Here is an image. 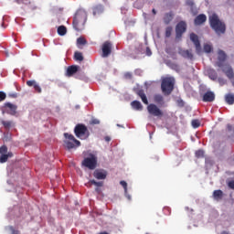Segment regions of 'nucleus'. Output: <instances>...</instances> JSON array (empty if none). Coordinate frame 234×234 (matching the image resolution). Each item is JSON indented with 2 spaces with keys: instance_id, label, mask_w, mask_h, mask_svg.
<instances>
[{
  "instance_id": "nucleus-1",
  "label": "nucleus",
  "mask_w": 234,
  "mask_h": 234,
  "mask_svg": "<svg viewBox=\"0 0 234 234\" xmlns=\"http://www.w3.org/2000/svg\"><path fill=\"white\" fill-rule=\"evenodd\" d=\"M226 58H228V55H226V52L224 50L219 49L218 51V61L216 63L217 67H219V69H222V72L229 78V80H233L234 78V72L233 68L229 64H223L224 61H226Z\"/></svg>"
},
{
  "instance_id": "nucleus-2",
  "label": "nucleus",
  "mask_w": 234,
  "mask_h": 234,
  "mask_svg": "<svg viewBox=\"0 0 234 234\" xmlns=\"http://www.w3.org/2000/svg\"><path fill=\"white\" fill-rule=\"evenodd\" d=\"M208 23L210 25V28L214 30L217 36L226 34V23L220 20L217 14L214 13L208 16Z\"/></svg>"
},
{
  "instance_id": "nucleus-3",
  "label": "nucleus",
  "mask_w": 234,
  "mask_h": 234,
  "mask_svg": "<svg viewBox=\"0 0 234 234\" xmlns=\"http://www.w3.org/2000/svg\"><path fill=\"white\" fill-rule=\"evenodd\" d=\"M85 23H87V11L83 8H80L76 11L73 17V28L77 32H81V30L85 29Z\"/></svg>"
},
{
  "instance_id": "nucleus-4",
  "label": "nucleus",
  "mask_w": 234,
  "mask_h": 234,
  "mask_svg": "<svg viewBox=\"0 0 234 234\" xmlns=\"http://www.w3.org/2000/svg\"><path fill=\"white\" fill-rule=\"evenodd\" d=\"M161 90L165 96H169L175 90V78L165 77L162 80Z\"/></svg>"
},
{
  "instance_id": "nucleus-5",
  "label": "nucleus",
  "mask_w": 234,
  "mask_h": 234,
  "mask_svg": "<svg viewBox=\"0 0 234 234\" xmlns=\"http://www.w3.org/2000/svg\"><path fill=\"white\" fill-rule=\"evenodd\" d=\"M64 147L70 151V149H74L76 147H80L81 145V142L76 139L74 135L69 133H64Z\"/></svg>"
},
{
  "instance_id": "nucleus-6",
  "label": "nucleus",
  "mask_w": 234,
  "mask_h": 234,
  "mask_svg": "<svg viewBox=\"0 0 234 234\" xmlns=\"http://www.w3.org/2000/svg\"><path fill=\"white\" fill-rule=\"evenodd\" d=\"M75 136H77L80 140H87L89 136H90V133L89 132V128L83 123H79L74 128Z\"/></svg>"
},
{
  "instance_id": "nucleus-7",
  "label": "nucleus",
  "mask_w": 234,
  "mask_h": 234,
  "mask_svg": "<svg viewBox=\"0 0 234 234\" xmlns=\"http://www.w3.org/2000/svg\"><path fill=\"white\" fill-rule=\"evenodd\" d=\"M82 165L87 167L90 171H94L98 165V157L96 155L90 154L88 157H85L82 161Z\"/></svg>"
},
{
  "instance_id": "nucleus-8",
  "label": "nucleus",
  "mask_w": 234,
  "mask_h": 234,
  "mask_svg": "<svg viewBox=\"0 0 234 234\" xmlns=\"http://www.w3.org/2000/svg\"><path fill=\"white\" fill-rule=\"evenodd\" d=\"M147 112L151 116H155L156 118L164 116V112L154 103L148 104Z\"/></svg>"
},
{
  "instance_id": "nucleus-9",
  "label": "nucleus",
  "mask_w": 234,
  "mask_h": 234,
  "mask_svg": "<svg viewBox=\"0 0 234 234\" xmlns=\"http://www.w3.org/2000/svg\"><path fill=\"white\" fill-rule=\"evenodd\" d=\"M186 30H187V24L184 21H180L176 26V38L182 39V36H184Z\"/></svg>"
},
{
  "instance_id": "nucleus-10",
  "label": "nucleus",
  "mask_w": 234,
  "mask_h": 234,
  "mask_svg": "<svg viewBox=\"0 0 234 234\" xmlns=\"http://www.w3.org/2000/svg\"><path fill=\"white\" fill-rule=\"evenodd\" d=\"M112 52V43L110 41H105L102 44V58H109Z\"/></svg>"
},
{
  "instance_id": "nucleus-11",
  "label": "nucleus",
  "mask_w": 234,
  "mask_h": 234,
  "mask_svg": "<svg viewBox=\"0 0 234 234\" xmlns=\"http://www.w3.org/2000/svg\"><path fill=\"white\" fill-rule=\"evenodd\" d=\"M190 39L196 47L197 54H200L202 52V47L200 46V40L198 39V36L195 33H191Z\"/></svg>"
},
{
  "instance_id": "nucleus-12",
  "label": "nucleus",
  "mask_w": 234,
  "mask_h": 234,
  "mask_svg": "<svg viewBox=\"0 0 234 234\" xmlns=\"http://www.w3.org/2000/svg\"><path fill=\"white\" fill-rule=\"evenodd\" d=\"M202 101H204L205 103H211L215 101V92L211 90H207V92H205L202 96Z\"/></svg>"
},
{
  "instance_id": "nucleus-13",
  "label": "nucleus",
  "mask_w": 234,
  "mask_h": 234,
  "mask_svg": "<svg viewBox=\"0 0 234 234\" xmlns=\"http://www.w3.org/2000/svg\"><path fill=\"white\" fill-rule=\"evenodd\" d=\"M93 176L97 180H105V178H107V172L102 169H96L93 172Z\"/></svg>"
},
{
  "instance_id": "nucleus-14",
  "label": "nucleus",
  "mask_w": 234,
  "mask_h": 234,
  "mask_svg": "<svg viewBox=\"0 0 234 234\" xmlns=\"http://www.w3.org/2000/svg\"><path fill=\"white\" fill-rule=\"evenodd\" d=\"M206 21H207V16H206V15L204 14H200L198 15L195 20H194V24L198 27L200 25H204V23H206Z\"/></svg>"
},
{
  "instance_id": "nucleus-15",
  "label": "nucleus",
  "mask_w": 234,
  "mask_h": 234,
  "mask_svg": "<svg viewBox=\"0 0 234 234\" xmlns=\"http://www.w3.org/2000/svg\"><path fill=\"white\" fill-rule=\"evenodd\" d=\"M79 69H80V66H76V65L68 67L66 76H68L69 78H70V76H74V74L78 72Z\"/></svg>"
},
{
  "instance_id": "nucleus-16",
  "label": "nucleus",
  "mask_w": 234,
  "mask_h": 234,
  "mask_svg": "<svg viewBox=\"0 0 234 234\" xmlns=\"http://www.w3.org/2000/svg\"><path fill=\"white\" fill-rule=\"evenodd\" d=\"M137 96H139L143 101V103H144V105H149V101L147 100V95H145V91H144V90H138L136 91Z\"/></svg>"
},
{
  "instance_id": "nucleus-17",
  "label": "nucleus",
  "mask_w": 234,
  "mask_h": 234,
  "mask_svg": "<svg viewBox=\"0 0 234 234\" xmlns=\"http://www.w3.org/2000/svg\"><path fill=\"white\" fill-rule=\"evenodd\" d=\"M179 54L182 56V58H186V59H193V53L188 49L180 50Z\"/></svg>"
},
{
  "instance_id": "nucleus-18",
  "label": "nucleus",
  "mask_w": 234,
  "mask_h": 234,
  "mask_svg": "<svg viewBox=\"0 0 234 234\" xmlns=\"http://www.w3.org/2000/svg\"><path fill=\"white\" fill-rule=\"evenodd\" d=\"M93 16H101L103 14V5H98L92 8Z\"/></svg>"
},
{
  "instance_id": "nucleus-19",
  "label": "nucleus",
  "mask_w": 234,
  "mask_h": 234,
  "mask_svg": "<svg viewBox=\"0 0 234 234\" xmlns=\"http://www.w3.org/2000/svg\"><path fill=\"white\" fill-rule=\"evenodd\" d=\"M173 17H175V14H173V12L165 14L164 18H163L164 23L165 25H169V23H171V21H173Z\"/></svg>"
},
{
  "instance_id": "nucleus-20",
  "label": "nucleus",
  "mask_w": 234,
  "mask_h": 234,
  "mask_svg": "<svg viewBox=\"0 0 234 234\" xmlns=\"http://www.w3.org/2000/svg\"><path fill=\"white\" fill-rule=\"evenodd\" d=\"M5 107L6 109H8L9 114H12V115L16 114V111H17V106H16V105H14V104H12V103H10V102H6V103L5 104Z\"/></svg>"
},
{
  "instance_id": "nucleus-21",
  "label": "nucleus",
  "mask_w": 234,
  "mask_h": 234,
  "mask_svg": "<svg viewBox=\"0 0 234 234\" xmlns=\"http://www.w3.org/2000/svg\"><path fill=\"white\" fill-rule=\"evenodd\" d=\"M131 105L135 111H144V105H142L140 101H133L131 102Z\"/></svg>"
},
{
  "instance_id": "nucleus-22",
  "label": "nucleus",
  "mask_w": 234,
  "mask_h": 234,
  "mask_svg": "<svg viewBox=\"0 0 234 234\" xmlns=\"http://www.w3.org/2000/svg\"><path fill=\"white\" fill-rule=\"evenodd\" d=\"M214 200H222L224 197V192L222 190H215L213 192Z\"/></svg>"
},
{
  "instance_id": "nucleus-23",
  "label": "nucleus",
  "mask_w": 234,
  "mask_h": 234,
  "mask_svg": "<svg viewBox=\"0 0 234 234\" xmlns=\"http://www.w3.org/2000/svg\"><path fill=\"white\" fill-rule=\"evenodd\" d=\"M154 103H158V105H164V96L161 94L154 95Z\"/></svg>"
},
{
  "instance_id": "nucleus-24",
  "label": "nucleus",
  "mask_w": 234,
  "mask_h": 234,
  "mask_svg": "<svg viewBox=\"0 0 234 234\" xmlns=\"http://www.w3.org/2000/svg\"><path fill=\"white\" fill-rule=\"evenodd\" d=\"M225 101L229 105H233L234 103V94L229 93L225 97Z\"/></svg>"
},
{
  "instance_id": "nucleus-25",
  "label": "nucleus",
  "mask_w": 234,
  "mask_h": 234,
  "mask_svg": "<svg viewBox=\"0 0 234 234\" xmlns=\"http://www.w3.org/2000/svg\"><path fill=\"white\" fill-rule=\"evenodd\" d=\"M74 59H75V61H83V59H84L83 54L80 51H76L74 53Z\"/></svg>"
},
{
  "instance_id": "nucleus-26",
  "label": "nucleus",
  "mask_w": 234,
  "mask_h": 234,
  "mask_svg": "<svg viewBox=\"0 0 234 234\" xmlns=\"http://www.w3.org/2000/svg\"><path fill=\"white\" fill-rule=\"evenodd\" d=\"M58 36H65L67 34V27L65 26H60L58 27Z\"/></svg>"
},
{
  "instance_id": "nucleus-27",
  "label": "nucleus",
  "mask_w": 234,
  "mask_h": 234,
  "mask_svg": "<svg viewBox=\"0 0 234 234\" xmlns=\"http://www.w3.org/2000/svg\"><path fill=\"white\" fill-rule=\"evenodd\" d=\"M2 125H4L5 129H10L14 122L12 121H2L1 122Z\"/></svg>"
},
{
  "instance_id": "nucleus-28",
  "label": "nucleus",
  "mask_w": 234,
  "mask_h": 234,
  "mask_svg": "<svg viewBox=\"0 0 234 234\" xmlns=\"http://www.w3.org/2000/svg\"><path fill=\"white\" fill-rule=\"evenodd\" d=\"M90 184H91L92 186H96V187H103V182L102 181H96L94 179L90 180Z\"/></svg>"
},
{
  "instance_id": "nucleus-29",
  "label": "nucleus",
  "mask_w": 234,
  "mask_h": 234,
  "mask_svg": "<svg viewBox=\"0 0 234 234\" xmlns=\"http://www.w3.org/2000/svg\"><path fill=\"white\" fill-rule=\"evenodd\" d=\"M204 51L207 53V54H209L213 51V46L212 45H209V44H205L204 45Z\"/></svg>"
},
{
  "instance_id": "nucleus-30",
  "label": "nucleus",
  "mask_w": 234,
  "mask_h": 234,
  "mask_svg": "<svg viewBox=\"0 0 234 234\" xmlns=\"http://www.w3.org/2000/svg\"><path fill=\"white\" fill-rule=\"evenodd\" d=\"M191 125L194 129H198V127H200V121L197 119L192 120Z\"/></svg>"
},
{
  "instance_id": "nucleus-31",
  "label": "nucleus",
  "mask_w": 234,
  "mask_h": 234,
  "mask_svg": "<svg viewBox=\"0 0 234 234\" xmlns=\"http://www.w3.org/2000/svg\"><path fill=\"white\" fill-rule=\"evenodd\" d=\"M171 34H173V27H167L165 28V37H171Z\"/></svg>"
},
{
  "instance_id": "nucleus-32",
  "label": "nucleus",
  "mask_w": 234,
  "mask_h": 234,
  "mask_svg": "<svg viewBox=\"0 0 234 234\" xmlns=\"http://www.w3.org/2000/svg\"><path fill=\"white\" fill-rule=\"evenodd\" d=\"M6 162H8V155H6V154H1L0 164H5Z\"/></svg>"
},
{
  "instance_id": "nucleus-33",
  "label": "nucleus",
  "mask_w": 234,
  "mask_h": 234,
  "mask_svg": "<svg viewBox=\"0 0 234 234\" xmlns=\"http://www.w3.org/2000/svg\"><path fill=\"white\" fill-rule=\"evenodd\" d=\"M8 153V147L6 145H3L0 147V154H6Z\"/></svg>"
},
{
  "instance_id": "nucleus-34",
  "label": "nucleus",
  "mask_w": 234,
  "mask_h": 234,
  "mask_svg": "<svg viewBox=\"0 0 234 234\" xmlns=\"http://www.w3.org/2000/svg\"><path fill=\"white\" fill-rule=\"evenodd\" d=\"M17 5H30V0H15Z\"/></svg>"
},
{
  "instance_id": "nucleus-35",
  "label": "nucleus",
  "mask_w": 234,
  "mask_h": 234,
  "mask_svg": "<svg viewBox=\"0 0 234 234\" xmlns=\"http://www.w3.org/2000/svg\"><path fill=\"white\" fill-rule=\"evenodd\" d=\"M77 43L78 45H87V40L83 37H79L77 39Z\"/></svg>"
},
{
  "instance_id": "nucleus-36",
  "label": "nucleus",
  "mask_w": 234,
  "mask_h": 234,
  "mask_svg": "<svg viewBox=\"0 0 234 234\" xmlns=\"http://www.w3.org/2000/svg\"><path fill=\"white\" fill-rule=\"evenodd\" d=\"M90 125H100V121L96 118H92L90 121Z\"/></svg>"
},
{
  "instance_id": "nucleus-37",
  "label": "nucleus",
  "mask_w": 234,
  "mask_h": 234,
  "mask_svg": "<svg viewBox=\"0 0 234 234\" xmlns=\"http://www.w3.org/2000/svg\"><path fill=\"white\" fill-rule=\"evenodd\" d=\"M196 156H197V158H204V150H197V151L196 152Z\"/></svg>"
},
{
  "instance_id": "nucleus-38",
  "label": "nucleus",
  "mask_w": 234,
  "mask_h": 234,
  "mask_svg": "<svg viewBox=\"0 0 234 234\" xmlns=\"http://www.w3.org/2000/svg\"><path fill=\"white\" fill-rule=\"evenodd\" d=\"M37 81L36 80H27V87H34V86H36L37 85Z\"/></svg>"
},
{
  "instance_id": "nucleus-39",
  "label": "nucleus",
  "mask_w": 234,
  "mask_h": 234,
  "mask_svg": "<svg viewBox=\"0 0 234 234\" xmlns=\"http://www.w3.org/2000/svg\"><path fill=\"white\" fill-rule=\"evenodd\" d=\"M34 90H36V92H37L38 94H41L42 90L41 87L39 86V84L37 83V85L34 86Z\"/></svg>"
},
{
  "instance_id": "nucleus-40",
  "label": "nucleus",
  "mask_w": 234,
  "mask_h": 234,
  "mask_svg": "<svg viewBox=\"0 0 234 234\" xmlns=\"http://www.w3.org/2000/svg\"><path fill=\"white\" fill-rule=\"evenodd\" d=\"M6 100V93L0 91V101H5Z\"/></svg>"
},
{
  "instance_id": "nucleus-41",
  "label": "nucleus",
  "mask_w": 234,
  "mask_h": 234,
  "mask_svg": "<svg viewBox=\"0 0 234 234\" xmlns=\"http://www.w3.org/2000/svg\"><path fill=\"white\" fill-rule=\"evenodd\" d=\"M124 78L125 80H133V73L131 72L124 73Z\"/></svg>"
},
{
  "instance_id": "nucleus-42",
  "label": "nucleus",
  "mask_w": 234,
  "mask_h": 234,
  "mask_svg": "<svg viewBox=\"0 0 234 234\" xmlns=\"http://www.w3.org/2000/svg\"><path fill=\"white\" fill-rule=\"evenodd\" d=\"M120 184H121V186H122V187H123L125 193H127V182H125V181H121Z\"/></svg>"
},
{
  "instance_id": "nucleus-43",
  "label": "nucleus",
  "mask_w": 234,
  "mask_h": 234,
  "mask_svg": "<svg viewBox=\"0 0 234 234\" xmlns=\"http://www.w3.org/2000/svg\"><path fill=\"white\" fill-rule=\"evenodd\" d=\"M228 186L229 187V189H234V180L229 181Z\"/></svg>"
},
{
  "instance_id": "nucleus-44",
  "label": "nucleus",
  "mask_w": 234,
  "mask_h": 234,
  "mask_svg": "<svg viewBox=\"0 0 234 234\" xmlns=\"http://www.w3.org/2000/svg\"><path fill=\"white\" fill-rule=\"evenodd\" d=\"M10 231H12V234H19V230H16L14 229V227H9Z\"/></svg>"
},
{
  "instance_id": "nucleus-45",
  "label": "nucleus",
  "mask_w": 234,
  "mask_h": 234,
  "mask_svg": "<svg viewBox=\"0 0 234 234\" xmlns=\"http://www.w3.org/2000/svg\"><path fill=\"white\" fill-rule=\"evenodd\" d=\"M186 5L188 6H195V2H193V0H186Z\"/></svg>"
},
{
  "instance_id": "nucleus-46",
  "label": "nucleus",
  "mask_w": 234,
  "mask_h": 234,
  "mask_svg": "<svg viewBox=\"0 0 234 234\" xmlns=\"http://www.w3.org/2000/svg\"><path fill=\"white\" fill-rule=\"evenodd\" d=\"M227 129H228V131L231 132V131H233V126L231 124H228Z\"/></svg>"
},
{
  "instance_id": "nucleus-47",
  "label": "nucleus",
  "mask_w": 234,
  "mask_h": 234,
  "mask_svg": "<svg viewBox=\"0 0 234 234\" xmlns=\"http://www.w3.org/2000/svg\"><path fill=\"white\" fill-rule=\"evenodd\" d=\"M5 155L7 156V158H12V156H14V154H12V152H8L7 154H5Z\"/></svg>"
},
{
  "instance_id": "nucleus-48",
  "label": "nucleus",
  "mask_w": 234,
  "mask_h": 234,
  "mask_svg": "<svg viewBox=\"0 0 234 234\" xmlns=\"http://www.w3.org/2000/svg\"><path fill=\"white\" fill-rule=\"evenodd\" d=\"M104 140H105V142H111V137L110 136H105Z\"/></svg>"
},
{
  "instance_id": "nucleus-49",
  "label": "nucleus",
  "mask_w": 234,
  "mask_h": 234,
  "mask_svg": "<svg viewBox=\"0 0 234 234\" xmlns=\"http://www.w3.org/2000/svg\"><path fill=\"white\" fill-rule=\"evenodd\" d=\"M95 191H96L97 193H101V190L100 188H98V187L95 189Z\"/></svg>"
},
{
  "instance_id": "nucleus-50",
  "label": "nucleus",
  "mask_w": 234,
  "mask_h": 234,
  "mask_svg": "<svg viewBox=\"0 0 234 234\" xmlns=\"http://www.w3.org/2000/svg\"><path fill=\"white\" fill-rule=\"evenodd\" d=\"M152 12H153L154 16H156V9H153Z\"/></svg>"
},
{
  "instance_id": "nucleus-51",
  "label": "nucleus",
  "mask_w": 234,
  "mask_h": 234,
  "mask_svg": "<svg viewBox=\"0 0 234 234\" xmlns=\"http://www.w3.org/2000/svg\"><path fill=\"white\" fill-rule=\"evenodd\" d=\"M3 28H5V24H2Z\"/></svg>"
}]
</instances>
